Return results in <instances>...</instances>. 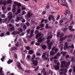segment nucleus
Segmentation results:
<instances>
[{"instance_id":"1","label":"nucleus","mask_w":75,"mask_h":75,"mask_svg":"<svg viewBox=\"0 0 75 75\" xmlns=\"http://www.w3.org/2000/svg\"><path fill=\"white\" fill-rule=\"evenodd\" d=\"M47 44L48 45V48L49 50H51V48L52 47L51 46V45H52V43H48L50 42V39L52 37V34L51 33H48L47 34Z\"/></svg>"},{"instance_id":"2","label":"nucleus","mask_w":75,"mask_h":75,"mask_svg":"<svg viewBox=\"0 0 75 75\" xmlns=\"http://www.w3.org/2000/svg\"><path fill=\"white\" fill-rule=\"evenodd\" d=\"M58 51V49L55 47H53L52 49V51L50 52V55H54Z\"/></svg>"},{"instance_id":"3","label":"nucleus","mask_w":75,"mask_h":75,"mask_svg":"<svg viewBox=\"0 0 75 75\" xmlns=\"http://www.w3.org/2000/svg\"><path fill=\"white\" fill-rule=\"evenodd\" d=\"M61 0L62 3H60V4L61 5V6H65V7H68V4H67L66 0Z\"/></svg>"},{"instance_id":"4","label":"nucleus","mask_w":75,"mask_h":75,"mask_svg":"<svg viewBox=\"0 0 75 75\" xmlns=\"http://www.w3.org/2000/svg\"><path fill=\"white\" fill-rule=\"evenodd\" d=\"M21 4H18V7L17 9V13H16L15 14L16 15H17L18 14H19L20 12H21V9L20 8V7H21Z\"/></svg>"},{"instance_id":"5","label":"nucleus","mask_w":75,"mask_h":75,"mask_svg":"<svg viewBox=\"0 0 75 75\" xmlns=\"http://www.w3.org/2000/svg\"><path fill=\"white\" fill-rule=\"evenodd\" d=\"M70 65V62H69L67 64H67H66L65 62L64 61H63L61 62V67H67V65Z\"/></svg>"},{"instance_id":"6","label":"nucleus","mask_w":75,"mask_h":75,"mask_svg":"<svg viewBox=\"0 0 75 75\" xmlns=\"http://www.w3.org/2000/svg\"><path fill=\"white\" fill-rule=\"evenodd\" d=\"M52 19L53 21H55V17L54 16H53L52 15H50L49 16L48 18L49 21H51V20Z\"/></svg>"},{"instance_id":"7","label":"nucleus","mask_w":75,"mask_h":75,"mask_svg":"<svg viewBox=\"0 0 75 75\" xmlns=\"http://www.w3.org/2000/svg\"><path fill=\"white\" fill-rule=\"evenodd\" d=\"M8 18H9V20L10 21L13 18L12 13L9 12L8 13Z\"/></svg>"},{"instance_id":"8","label":"nucleus","mask_w":75,"mask_h":75,"mask_svg":"<svg viewBox=\"0 0 75 75\" xmlns=\"http://www.w3.org/2000/svg\"><path fill=\"white\" fill-rule=\"evenodd\" d=\"M16 6H17L15 5H13V6L12 11L13 14L16 11Z\"/></svg>"},{"instance_id":"9","label":"nucleus","mask_w":75,"mask_h":75,"mask_svg":"<svg viewBox=\"0 0 75 75\" xmlns=\"http://www.w3.org/2000/svg\"><path fill=\"white\" fill-rule=\"evenodd\" d=\"M57 65H55L54 66V67L55 69H56V70L59 68V63H57Z\"/></svg>"},{"instance_id":"10","label":"nucleus","mask_w":75,"mask_h":75,"mask_svg":"<svg viewBox=\"0 0 75 75\" xmlns=\"http://www.w3.org/2000/svg\"><path fill=\"white\" fill-rule=\"evenodd\" d=\"M9 26L10 27H12L11 28H10V30L11 31H13V30H14V26L12 25L11 24H9Z\"/></svg>"},{"instance_id":"11","label":"nucleus","mask_w":75,"mask_h":75,"mask_svg":"<svg viewBox=\"0 0 75 75\" xmlns=\"http://www.w3.org/2000/svg\"><path fill=\"white\" fill-rule=\"evenodd\" d=\"M44 38H42V37H40L39 38V40L37 41L38 42H42L44 40Z\"/></svg>"},{"instance_id":"12","label":"nucleus","mask_w":75,"mask_h":75,"mask_svg":"<svg viewBox=\"0 0 75 75\" xmlns=\"http://www.w3.org/2000/svg\"><path fill=\"white\" fill-rule=\"evenodd\" d=\"M21 27L23 26V28L24 30H25L26 29V25L24 23H21Z\"/></svg>"},{"instance_id":"13","label":"nucleus","mask_w":75,"mask_h":75,"mask_svg":"<svg viewBox=\"0 0 75 75\" xmlns=\"http://www.w3.org/2000/svg\"><path fill=\"white\" fill-rule=\"evenodd\" d=\"M4 1L1 0L0 1V4H3L4 5H6V0H4Z\"/></svg>"},{"instance_id":"14","label":"nucleus","mask_w":75,"mask_h":75,"mask_svg":"<svg viewBox=\"0 0 75 75\" xmlns=\"http://www.w3.org/2000/svg\"><path fill=\"white\" fill-rule=\"evenodd\" d=\"M42 72H44V75H47V74H48L47 72L45 71V68H43V69L42 70L41 73H42Z\"/></svg>"},{"instance_id":"15","label":"nucleus","mask_w":75,"mask_h":75,"mask_svg":"<svg viewBox=\"0 0 75 75\" xmlns=\"http://www.w3.org/2000/svg\"><path fill=\"white\" fill-rule=\"evenodd\" d=\"M20 34V32L18 31H14L12 33V35H16V34Z\"/></svg>"},{"instance_id":"16","label":"nucleus","mask_w":75,"mask_h":75,"mask_svg":"<svg viewBox=\"0 0 75 75\" xmlns=\"http://www.w3.org/2000/svg\"><path fill=\"white\" fill-rule=\"evenodd\" d=\"M31 16H32V17H33L34 14H33L32 13H30V12H29L28 14V17H31Z\"/></svg>"},{"instance_id":"17","label":"nucleus","mask_w":75,"mask_h":75,"mask_svg":"<svg viewBox=\"0 0 75 75\" xmlns=\"http://www.w3.org/2000/svg\"><path fill=\"white\" fill-rule=\"evenodd\" d=\"M65 12L66 13H64V14L65 16H67V14H70V11L69 10H65Z\"/></svg>"},{"instance_id":"18","label":"nucleus","mask_w":75,"mask_h":75,"mask_svg":"<svg viewBox=\"0 0 75 75\" xmlns=\"http://www.w3.org/2000/svg\"><path fill=\"white\" fill-rule=\"evenodd\" d=\"M33 64L35 66H37L38 65V62L37 60H34Z\"/></svg>"},{"instance_id":"19","label":"nucleus","mask_w":75,"mask_h":75,"mask_svg":"<svg viewBox=\"0 0 75 75\" xmlns=\"http://www.w3.org/2000/svg\"><path fill=\"white\" fill-rule=\"evenodd\" d=\"M69 29L71 32H73L75 30L74 29H72V26H69Z\"/></svg>"},{"instance_id":"20","label":"nucleus","mask_w":75,"mask_h":75,"mask_svg":"<svg viewBox=\"0 0 75 75\" xmlns=\"http://www.w3.org/2000/svg\"><path fill=\"white\" fill-rule=\"evenodd\" d=\"M17 63L19 68H20V69H23V68H22V67H21V64H20V63L19 62H17Z\"/></svg>"},{"instance_id":"21","label":"nucleus","mask_w":75,"mask_h":75,"mask_svg":"<svg viewBox=\"0 0 75 75\" xmlns=\"http://www.w3.org/2000/svg\"><path fill=\"white\" fill-rule=\"evenodd\" d=\"M68 44L67 43H65V46L64 47V50H65L66 49L68 48Z\"/></svg>"},{"instance_id":"22","label":"nucleus","mask_w":75,"mask_h":75,"mask_svg":"<svg viewBox=\"0 0 75 75\" xmlns=\"http://www.w3.org/2000/svg\"><path fill=\"white\" fill-rule=\"evenodd\" d=\"M67 38V36H66L64 37V38H61L60 39V41H62L64 40H65Z\"/></svg>"},{"instance_id":"23","label":"nucleus","mask_w":75,"mask_h":75,"mask_svg":"<svg viewBox=\"0 0 75 75\" xmlns=\"http://www.w3.org/2000/svg\"><path fill=\"white\" fill-rule=\"evenodd\" d=\"M41 33H39L38 34H37V35L36 36V38H35L36 39H37L39 37H40V36H41Z\"/></svg>"},{"instance_id":"24","label":"nucleus","mask_w":75,"mask_h":75,"mask_svg":"<svg viewBox=\"0 0 75 75\" xmlns=\"http://www.w3.org/2000/svg\"><path fill=\"white\" fill-rule=\"evenodd\" d=\"M34 30H31L30 36H34V34L33 33H34Z\"/></svg>"},{"instance_id":"25","label":"nucleus","mask_w":75,"mask_h":75,"mask_svg":"<svg viewBox=\"0 0 75 75\" xmlns=\"http://www.w3.org/2000/svg\"><path fill=\"white\" fill-rule=\"evenodd\" d=\"M2 68L0 69V75H4V74H2L3 73V71H2Z\"/></svg>"},{"instance_id":"26","label":"nucleus","mask_w":75,"mask_h":75,"mask_svg":"<svg viewBox=\"0 0 75 75\" xmlns=\"http://www.w3.org/2000/svg\"><path fill=\"white\" fill-rule=\"evenodd\" d=\"M20 21V18L18 16H17L16 19V22H18Z\"/></svg>"},{"instance_id":"27","label":"nucleus","mask_w":75,"mask_h":75,"mask_svg":"<svg viewBox=\"0 0 75 75\" xmlns=\"http://www.w3.org/2000/svg\"><path fill=\"white\" fill-rule=\"evenodd\" d=\"M33 52H34V51H33V50H30L28 52V54H33Z\"/></svg>"},{"instance_id":"28","label":"nucleus","mask_w":75,"mask_h":75,"mask_svg":"<svg viewBox=\"0 0 75 75\" xmlns=\"http://www.w3.org/2000/svg\"><path fill=\"white\" fill-rule=\"evenodd\" d=\"M13 62V60L9 59L8 60V61L7 62V63L8 64H10L11 63Z\"/></svg>"},{"instance_id":"29","label":"nucleus","mask_w":75,"mask_h":75,"mask_svg":"<svg viewBox=\"0 0 75 75\" xmlns=\"http://www.w3.org/2000/svg\"><path fill=\"white\" fill-rule=\"evenodd\" d=\"M13 4H14V5H15V6H17H17H18V4H21L18 3L17 2V1H14L13 2Z\"/></svg>"},{"instance_id":"30","label":"nucleus","mask_w":75,"mask_h":75,"mask_svg":"<svg viewBox=\"0 0 75 75\" xmlns=\"http://www.w3.org/2000/svg\"><path fill=\"white\" fill-rule=\"evenodd\" d=\"M7 3L8 4H11L12 3V1L11 0H8L7 1Z\"/></svg>"},{"instance_id":"31","label":"nucleus","mask_w":75,"mask_h":75,"mask_svg":"<svg viewBox=\"0 0 75 75\" xmlns=\"http://www.w3.org/2000/svg\"><path fill=\"white\" fill-rule=\"evenodd\" d=\"M18 30L20 32H22L23 31V29L21 28H19L18 29Z\"/></svg>"},{"instance_id":"32","label":"nucleus","mask_w":75,"mask_h":75,"mask_svg":"<svg viewBox=\"0 0 75 75\" xmlns=\"http://www.w3.org/2000/svg\"><path fill=\"white\" fill-rule=\"evenodd\" d=\"M63 45H61L59 46V47L61 48L60 50L61 51H62L63 50Z\"/></svg>"},{"instance_id":"33","label":"nucleus","mask_w":75,"mask_h":75,"mask_svg":"<svg viewBox=\"0 0 75 75\" xmlns=\"http://www.w3.org/2000/svg\"><path fill=\"white\" fill-rule=\"evenodd\" d=\"M45 54H44L42 56V59H47L45 57Z\"/></svg>"},{"instance_id":"34","label":"nucleus","mask_w":75,"mask_h":75,"mask_svg":"<svg viewBox=\"0 0 75 75\" xmlns=\"http://www.w3.org/2000/svg\"><path fill=\"white\" fill-rule=\"evenodd\" d=\"M42 47L43 50H45L46 48V46L43 45L42 46Z\"/></svg>"},{"instance_id":"35","label":"nucleus","mask_w":75,"mask_h":75,"mask_svg":"<svg viewBox=\"0 0 75 75\" xmlns=\"http://www.w3.org/2000/svg\"><path fill=\"white\" fill-rule=\"evenodd\" d=\"M16 49H17V48L16 47H13L11 49V51H12L13 50H16Z\"/></svg>"},{"instance_id":"36","label":"nucleus","mask_w":75,"mask_h":75,"mask_svg":"<svg viewBox=\"0 0 75 75\" xmlns=\"http://www.w3.org/2000/svg\"><path fill=\"white\" fill-rule=\"evenodd\" d=\"M4 58H5V56H3V57L1 59V60L2 61V62L4 61Z\"/></svg>"},{"instance_id":"37","label":"nucleus","mask_w":75,"mask_h":75,"mask_svg":"<svg viewBox=\"0 0 75 75\" xmlns=\"http://www.w3.org/2000/svg\"><path fill=\"white\" fill-rule=\"evenodd\" d=\"M60 18V15H58L57 17L56 18V20H58Z\"/></svg>"},{"instance_id":"38","label":"nucleus","mask_w":75,"mask_h":75,"mask_svg":"<svg viewBox=\"0 0 75 75\" xmlns=\"http://www.w3.org/2000/svg\"><path fill=\"white\" fill-rule=\"evenodd\" d=\"M26 13V12L25 11H23L22 12V15H24V14H25Z\"/></svg>"},{"instance_id":"39","label":"nucleus","mask_w":75,"mask_h":75,"mask_svg":"<svg viewBox=\"0 0 75 75\" xmlns=\"http://www.w3.org/2000/svg\"><path fill=\"white\" fill-rule=\"evenodd\" d=\"M68 30V28H63V32H65V31H66V30Z\"/></svg>"},{"instance_id":"40","label":"nucleus","mask_w":75,"mask_h":75,"mask_svg":"<svg viewBox=\"0 0 75 75\" xmlns=\"http://www.w3.org/2000/svg\"><path fill=\"white\" fill-rule=\"evenodd\" d=\"M35 58V54H34L33 55V57H32V59L33 60V59H34V58Z\"/></svg>"},{"instance_id":"41","label":"nucleus","mask_w":75,"mask_h":75,"mask_svg":"<svg viewBox=\"0 0 75 75\" xmlns=\"http://www.w3.org/2000/svg\"><path fill=\"white\" fill-rule=\"evenodd\" d=\"M26 25L27 26H28V27L30 26V23H28V22H27L26 23Z\"/></svg>"},{"instance_id":"42","label":"nucleus","mask_w":75,"mask_h":75,"mask_svg":"<svg viewBox=\"0 0 75 75\" xmlns=\"http://www.w3.org/2000/svg\"><path fill=\"white\" fill-rule=\"evenodd\" d=\"M71 58V61H74V57H70Z\"/></svg>"},{"instance_id":"43","label":"nucleus","mask_w":75,"mask_h":75,"mask_svg":"<svg viewBox=\"0 0 75 75\" xmlns=\"http://www.w3.org/2000/svg\"><path fill=\"white\" fill-rule=\"evenodd\" d=\"M61 54H63V56L65 55V54H66V52H61Z\"/></svg>"},{"instance_id":"44","label":"nucleus","mask_w":75,"mask_h":75,"mask_svg":"<svg viewBox=\"0 0 75 75\" xmlns=\"http://www.w3.org/2000/svg\"><path fill=\"white\" fill-rule=\"evenodd\" d=\"M36 55L37 56H40V55H41V54L38 52H37L36 53Z\"/></svg>"},{"instance_id":"45","label":"nucleus","mask_w":75,"mask_h":75,"mask_svg":"<svg viewBox=\"0 0 75 75\" xmlns=\"http://www.w3.org/2000/svg\"><path fill=\"white\" fill-rule=\"evenodd\" d=\"M30 30H31V29H28L27 30V33H28V34H29V33H30Z\"/></svg>"},{"instance_id":"46","label":"nucleus","mask_w":75,"mask_h":75,"mask_svg":"<svg viewBox=\"0 0 75 75\" xmlns=\"http://www.w3.org/2000/svg\"><path fill=\"white\" fill-rule=\"evenodd\" d=\"M25 48L27 50H30V48L28 46L25 47Z\"/></svg>"},{"instance_id":"47","label":"nucleus","mask_w":75,"mask_h":75,"mask_svg":"<svg viewBox=\"0 0 75 75\" xmlns=\"http://www.w3.org/2000/svg\"><path fill=\"white\" fill-rule=\"evenodd\" d=\"M62 19H63V21L64 20V21H67V20H68V19H67V18H64Z\"/></svg>"},{"instance_id":"48","label":"nucleus","mask_w":75,"mask_h":75,"mask_svg":"<svg viewBox=\"0 0 75 75\" xmlns=\"http://www.w3.org/2000/svg\"><path fill=\"white\" fill-rule=\"evenodd\" d=\"M1 17H2V18H4L5 17V15L4 14H2L1 15Z\"/></svg>"},{"instance_id":"49","label":"nucleus","mask_w":75,"mask_h":75,"mask_svg":"<svg viewBox=\"0 0 75 75\" xmlns=\"http://www.w3.org/2000/svg\"><path fill=\"white\" fill-rule=\"evenodd\" d=\"M35 44L36 45H37L38 46H39V45H40V43L37 42L35 43Z\"/></svg>"},{"instance_id":"50","label":"nucleus","mask_w":75,"mask_h":75,"mask_svg":"<svg viewBox=\"0 0 75 75\" xmlns=\"http://www.w3.org/2000/svg\"><path fill=\"white\" fill-rule=\"evenodd\" d=\"M14 20L13 19H12L11 21V23H14Z\"/></svg>"},{"instance_id":"51","label":"nucleus","mask_w":75,"mask_h":75,"mask_svg":"<svg viewBox=\"0 0 75 75\" xmlns=\"http://www.w3.org/2000/svg\"><path fill=\"white\" fill-rule=\"evenodd\" d=\"M2 8L3 10H6V8L5 6H3Z\"/></svg>"},{"instance_id":"52","label":"nucleus","mask_w":75,"mask_h":75,"mask_svg":"<svg viewBox=\"0 0 75 75\" xmlns=\"http://www.w3.org/2000/svg\"><path fill=\"white\" fill-rule=\"evenodd\" d=\"M64 22V20H63V19H62L61 20H60V23H62Z\"/></svg>"},{"instance_id":"53","label":"nucleus","mask_w":75,"mask_h":75,"mask_svg":"<svg viewBox=\"0 0 75 75\" xmlns=\"http://www.w3.org/2000/svg\"><path fill=\"white\" fill-rule=\"evenodd\" d=\"M49 26H48V25L47 24L46 25L45 28L46 29L48 28V27Z\"/></svg>"},{"instance_id":"54","label":"nucleus","mask_w":75,"mask_h":75,"mask_svg":"<svg viewBox=\"0 0 75 75\" xmlns=\"http://www.w3.org/2000/svg\"><path fill=\"white\" fill-rule=\"evenodd\" d=\"M14 57H15V58H17V54H15Z\"/></svg>"},{"instance_id":"55","label":"nucleus","mask_w":75,"mask_h":75,"mask_svg":"<svg viewBox=\"0 0 75 75\" xmlns=\"http://www.w3.org/2000/svg\"><path fill=\"white\" fill-rule=\"evenodd\" d=\"M23 39L24 42L25 44H27V41H26V40H25V39H24V38H23Z\"/></svg>"},{"instance_id":"56","label":"nucleus","mask_w":75,"mask_h":75,"mask_svg":"<svg viewBox=\"0 0 75 75\" xmlns=\"http://www.w3.org/2000/svg\"><path fill=\"white\" fill-rule=\"evenodd\" d=\"M60 34V33L58 32V33H57V37H59V35Z\"/></svg>"},{"instance_id":"57","label":"nucleus","mask_w":75,"mask_h":75,"mask_svg":"<svg viewBox=\"0 0 75 75\" xmlns=\"http://www.w3.org/2000/svg\"><path fill=\"white\" fill-rule=\"evenodd\" d=\"M38 30H36L35 32V34H38Z\"/></svg>"},{"instance_id":"58","label":"nucleus","mask_w":75,"mask_h":75,"mask_svg":"<svg viewBox=\"0 0 75 75\" xmlns=\"http://www.w3.org/2000/svg\"><path fill=\"white\" fill-rule=\"evenodd\" d=\"M4 33H2V34H1V35H0V37H3V36H4Z\"/></svg>"},{"instance_id":"59","label":"nucleus","mask_w":75,"mask_h":75,"mask_svg":"<svg viewBox=\"0 0 75 75\" xmlns=\"http://www.w3.org/2000/svg\"><path fill=\"white\" fill-rule=\"evenodd\" d=\"M40 25L41 27H44V24H41Z\"/></svg>"},{"instance_id":"60","label":"nucleus","mask_w":75,"mask_h":75,"mask_svg":"<svg viewBox=\"0 0 75 75\" xmlns=\"http://www.w3.org/2000/svg\"><path fill=\"white\" fill-rule=\"evenodd\" d=\"M21 9L22 10H25V7H23L22 8H21Z\"/></svg>"},{"instance_id":"61","label":"nucleus","mask_w":75,"mask_h":75,"mask_svg":"<svg viewBox=\"0 0 75 75\" xmlns=\"http://www.w3.org/2000/svg\"><path fill=\"white\" fill-rule=\"evenodd\" d=\"M22 23H25V20L24 19H23L22 20Z\"/></svg>"},{"instance_id":"62","label":"nucleus","mask_w":75,"mask_h":75,"mask_svg":"<svg viewBox=\"0 0 75 75\" xmlns=\"http://www.w3.org/2000/svg\"><path fill=\"white\" fill-rule=\"evenodd\" d=\"M25 71L26 72L28 73V72H31V71L29 70H28Z\"/></svg>"},{"instance_id":"63","label":"nucleus","mask_w":75,"mask_h":75,"mask_svg":"<svg viewBox=\"0 0 75 75\" xmlns=\"http://www.w3.org/2000/svg\"><path fill=\"white\" fill-rule=\"evenodd\" d=\"M45 19H42V21H41V23H43V22L44 21Z\"/></svg>"},{"instance_id":"64","label":"nucleus","mask_w":75,"mask_h":75,"mask_svg":"<svg viewBox=\"0 0 75 75\" xmlns=\"http://www.w3.org/2000/svg\"><path fill=\"white\" fill-rule=\"evenodd\" d=\"M73 70H74V72H75V66L73 67Z\"/></svg>"}]
</instances>
